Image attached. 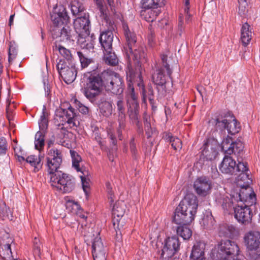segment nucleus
Returning <instances> with one entry per match:
<instances>
[{
  "instance_id": "nucleus-1",
  "label": "nucleus",
  "mask_w": 260,
  "mask_h": 260,
  "mask_svg": "<svg viewBox=\"0 0 260 260\" xmlns=\"http://www.w3.org/2000/svg\"><path fill=\"white\" fill-rule=\"evenodd\" d=\"M238 202L234 208V216L239 222L246 225L251 222L253 213L250 206L256 203V195L251 187H243L236 196H233Z\"/></svg>"
},
{
  "instance_id": "nucleus-2",
  "label": "nucleus",
  "mask_w": 260,
  "mask_h": 260,
  "mask_svg": "<svg viewBox=\"0 0 260 260\" xmlns=\"http://www.w3.org/2000/svg\"><path fill=\"white\" fill-rule=\"evenodd\" d=\"M122 26L125 38L123 52L129 59L132 58L135 68L141 67L142 62L145 59V54L142 47L138 46L137 38L134 31L130 30L128 22L121 17Z\"/></svg>"
},
{
  "instance_id": "nucleus-3",
  "label": "nucleus",
  "mask_w": 260,
  "mask_h": 260,
  "mask_svg": "<svg viewBox=\"0 0 260 260\" xmlns=\"http://www.w3.org/2000/svg\"><path fill=\"white\" fill-rule=\"evenodd\" d=\"M54 123L57 128L66 135L68 128L77 127L79 125L77 114L70 103L67 102L61 103L55 112Z\"/></svg>"
},
{
  "instance_id": "nucleus-4",
  "label": "nucleus",
  "mask_w": 260,
  "mask_h": 260,
  "mask_svg": "<svg viewBox=\"0 0 260 260\" xmlns=\"http://www.w3.org/2000/svg\"><path fill=\"white\" fill-rule=\"evenodd\" d=\"M134 75L132 72L129 73V77L127 78V103L129 104L127 113L130 120L133 124H136L139 128H140L139 124V106L136 101L137 96L135 93V89L131 86V82L135 79Z\"/></svg>"
},
{
  "instance_id": "nucleus-5",
  "label": "nucleus",
  "mask_w": 260,
  "mask_h": 260,
  "mask_svg": "<svg viewBox=\"0 0 260 260\" xmlns=\"http://www.w3.org/2000/svg\"><path fill=\"white\" fill-rule=\"evenodd\" d=\"M49 175L51 185L62 193L70 192L74 189V178L67 174L59 171Z\"/></svg>"
},
{
  "instance_id": "nucleus-6",
  "label": "nucleus",
  "mask_w": 260,
  "mask_h": 260,
  "mask_svg": "<svg viewBox=\"0 0 260 260\" xmlns=\"http://www.w3.org/2000/svg\"><path fill=\"white\" fill-rule=\"evenodd\" d=\"M102 76L106 91L115 94H120L123 92V80L118 74L112 71H105L102 73Z\"/></svg>"
},
{
  "instance_id": "nucleus-7",
  "label": "nucleus",
  "mask_w": 260,
  "mask_h": 260,
  "mask_svg": "<svg viewBox=\"0 0 260 260\" xmlns=\"http://www.w3.org/2000/svg\"><path fill=\"white\" fill-rule=\"evenodd\" d=\"M216 128L226 129L229 134L235 135L240 130V124L231 113L228 112L217 116L215 119Z\"/></svg>"
},
{
  "instance_id": "nucleus-8",
  "label": "nucleus",
  "mask_w": 260,
  "mask_h": 260,
  "mask_svg": "<svg viewBox=\"0 0 260 260\" xmlns=\"http://www.w3.org/2000/svg\"><path fill=\"white\" fill-rule=\"evenodd\" d=\"M104 85V78L99 75L91 74L88 78L86 86L84 89V94L91 102L95 101L100 94Z\"/></svg>"
},
{
  "instance_id": "nucleus-9",
  "label": "nucleus",
  "mask_w": 260,
  "mask_h": 260,
  "mask_svg": "<svg viewBox=\"0 0 260 260\" xmlns=\"http://www.w3.org/2000/svg\"><path fill=\"white\" fill-rule=\"evenodd\" d=\"M160 57L161 66L159 67L156 70V73L153 75L152 79L155 84L161 86L164 89L166 88L167 77L171 78L172 71L167 62V55L162 53Z\"/></svg>"
},
{
  "instance_id": "nucleus-10",
  "label": "nucleus",
  "mask_w": 260,
  "mask_h": 260,
  "mask_svg": "<svg viewBox=\"0 0 260 260\" xmlns=\"http://www.w3.org/2000/svg\"><path fill=\"white\" fill-rule=\"evenodd\" d=\"M139 68L140 69H139V68H135L136 71H134L132 68H130V67H128V72H126L127 79L129 77L130 72H132L134 75H135V79L133 80V81L131 82V86H133L134 87V83L137 82V85L140 87V89L141 88V92L142 95L143 101L145 102L147 98H148L150 103L152 104L154 101L153 90L151 87H149L148 88V91L147 93L144 88V86L143 85L142 77L141 76V70L142 69V68L141 67Z\"/></svg>"
},
{
  "instance_id": "nucleus-11",
  "label": "nucleus",
  "mask_w": 260,
  "mask_h": 260,
  "mask_svg": "<svg viewBox=\"0 0 260 260\" xmlns=\"http://www.w3.org/2000/svg\"><path fill=\"white\" fill-rule=\"evenodd\" d=\"M56 68L59 75L66 83H71L75 80L77 71L74 64L70 63L68 64L64 60L60 59L56 64Z\"/></svg>"
},
{
  "instance_id": "nucleus-12",
  "label": "nucleus",
  "mask_w": 260,
  "mask_h": 260,
  "mask_svg": "<svg viewBox=\"0 0 260 260\" xmlns=\"http://www.w3.org/2000/svg\"><path fill=\"white\" fill-rule=\"evenodd\" d=\"M47 160V172L49 175L59 171L58 169L62 161L61 152L56 148H51L48 151Z\"/></svg>"
},
{
  "instance_id": "nucleus-13",
  "label": "nucleus",
  "mask_w": 260,
  "mask_h": 260,
  "mask_svg": "<svg viewBox=\"0 0 260 260\" xmlns=\"http://www.w3.org/2000/svg\"><path fill=\"white\" fill-rule=\"evenodd\" d=\"M239 251V248L235 242L230 240L221 241L216 256L220 260L228 259L232 255L237 254Z\"/></svg>"
},
{
  "instance_id": "nucleus-14",
  "label": "nucleus",
  "mask_w": 260,
  "mask_h": 260,
  "mask_svg": "<svg viewBox=\"0 0 260 260\" xmlns=\"http://www.w3.org/2000/svg\"><path fill=\"white\" fill-rule=\"evenodd\" d=\"M195 215L186 207L179 205L175 210L173 221L177 224H189Z\"/></svg>"
},
{
  "instance_id": "nucleus-15",
  "label": "nucleus",
  "mask_w": 260,
  "mask_h": 260,
  "mask_svg": "<svg viewBox=\"0 0 260 260\" xmlns=\"http://www.w3.org/2000/svg\"><path fill=\"white\" fill-rule=\"evenodd\" d=\"M180 242L176 236L168 237L165 242L163 248L161 249L160 257L163 259L171 258L179 249Z\"/></svg>"
},
{
  "instance_id": "nucleus-16",
  "label": "nucleus",
  "mask_w": 260,
  "mask_h": 260,
  "mask_svg": "<svg viewBox=\"0 0 260 260\" xmlns=\"http://www.w3.org/2000/svg\"><path fill=\"white\" fill-rule=\"evenodd\" d=\"M125 211V204L123 201L116 202L114 205L112 210L113 216V224L114 229L118 234L117 230H120L123 226V221L121 218L123 217Z\"/></svg>"
},
{
  "instance_id": "nucleus-17",
  "label": "nucleus",
  "mask_w": 260,
  "mask_h": 260,
  "mask_svg": "<svg viewBox=\"0 0 260 260\" xmlns=\"http://www.w3.org/2000/svg\"><path fill=\"white\" fill-rule=\"evenodd\" d=\"M212 188L211 181L205 176L198 177L193 183V188L196 192L201 197H206L209 194Z\"/></svg>"
},
{
  "instance_id": "nucleus-18",
  "label": "nucleus",
  "mask_w": 260,
  "mask_h": 260,
  "mask_svg": "<svg viewBox=\"0 0 260 260\" xmlns=\"http://www.w3.org/2000/svg\"><path fill=\"white\" fill-rule=\"evenodd\" d=\"M217 142L214 139H208L202 147V155L204 159L212 160L217 154Z\"/></svg>"
},
{
  "instance_id": "nucleus-19",
  "label": "nucleus",
  "mask_w": 260,
  "mask_h": 260,
  "mask_svg": "<svg viewBox=\"0 0 260 260\" xmlns=\"http://www.w3.org/2000/svg\"><path fill=\"white\" fill-rule=\"evenodd\" d=\"M244 240L249 251L256 250L260 246V232L250 231L245 234Z\"/></svg>"
},
{
  "instance_id": "nucleus-20",
  "label": "nucleus",
  "mask_w": 260,
  "mask_h": 260,
  "mask_svg": "<svg viewBox=\"0 0 260 260\" xmlns=\"http://www.w3.org/2000/svg\"><path fill=\"white\" fill-rule=\"evenodd\" d=\"M107 249L104 245L101 238L95 237L92 244V254L94 260H106Z\"/></svg>"
},
{
  "instance_id": "nucleus-21",
  "label": "nucleus",
  "mask_w": 260,
  "mask_h": 260,
  "mask_svg": "<svg viewBox=\"0 0 260 260\" xmlns=\"http://www.w3.org/2000/svg\"><path fill=\"white\" fill-rule=\"evenodd\" d=\"M12 242V238L8 234L3 236L0 245V255L4 260L14 259L11 248V244Z\"/></svg>"
},
{
  "instance_id": "nucleus-22",
  "label": "nucleus",
  "mask_w": 260,
  "mask_h": 260,
  "mask_svg": "<svg viewBox=\"0 0 260 260\" xmlns=\"http://www.w3.org/2000/svg\"><path fill=\"white\" fill-rule=\"evenodd\" d=\"M222 148L225 150V153L228 155H231L235 154L237 155L238 157L240 156L243 154L244 145L243 143L240 140H237L235 142L231 143L230 146L228 147V143L226 142H223Z\"/></svg>"
},
{
  "instance_id": "nucleus-23",
  "label": "nucleus",
  "mask_w": 260,
  "mask_h": 260,
  "mask_svg": "<svg viewBox=\"0 0 260 260\" xmlns=\"http://www.w3.org/2000/svg\"><path fill=\"white\" fill-rule=\"evenodd\" d=\"M219 169L222 173L234 174L236 173V161L231 156L226 155L220 165Z\"/></svg>"
},
{
  "instance_id": "nucleus-24",
  "label": "nucleus",
  "mask_w": 260,
  "mask_h": 260,
  "mask_svg": "<svg viewBox=\"0 0 260 260\" xmlns=\"http://www.w3.org/2000/svg\"><path fill=\"white\" fill-rule=\"evenodd\" d=\"M180 205L186 207L187 210L196 215L198 206V202L197 197L192 193L187 194Z\"/></svg>"
},
{
  "instance_id": "nucleus-25",
  "label": "nucleus",
  "mask_w": 260,
  "mask_h": 260,
  "mask_svg": "<svg viewBox=\"0 0 260 260\" xmlns=\"http://www.w3.org/2000/svg\"><path fill=\"white\" fill-rule=\"evenodd\" d=\"M113 34L111 30L106 31L101 34L99 42L103 51L109 52L112 48Z\"/></svg>"
},
{
  "instance_id": "nucleus-26",
  "label": "nucleus",
  "mask_w": 260,
  "mask_h": 260,
  "mask_svg": "<svg viewBox=\"0 0 260 260\" xmlns=\"http://www.w3.org/2000/svg\"><path fill=\"white\" fill-rule=\"evenodd\" d=\"M90 20L89 17H76L74 21V26L76 31L89 35Z\"/></svg>"
},
{
  "instance_id": "nucleus-27",
  "label": "nucleus",
  "mask_w": 260,
  "mask_h": 260,
  "mask_svg": "<svg viewBox=\"0 0 260 260\" xmlns=\"http://www.w3.org/2000/svg\"><path fill=\"white\" fill-rule=\"evenodd\" d=\"M206 244L203 241L196 242L192 246L190 255V260L198 259V258L204 257L205 255V249Z\"/></svg>"
},
{
  "instance_id": "nucleus-28",
  "label": "nucleus",
  "mask_w": 260,
  "mask_h": 260,
  "mask_svg": "<svg viewBox=\"0 0 260 260\" xmlns=\"http://www.w3.org/2000/svg\"><path fill=\"white\" fill-rule=\"evenodd\" d=\"M218 202L221 205L224 211L228 214H230L234 210L233 199L225 194L221 195L218 198Z\"/></svg>"
},
{
  "instance_id": "nucleus-29",
  "label": "nucleus",
  "mask_w": 260,
  "mask_h": 260,
  "mask_svg": "<svg viewBox=\"0 0 260 260\" xmlns=\"http://www.w3.org/2000/svg\"><path fill=\"white\" fill-rule=\"evenodd\" d=\"M252 32L250 29V25L245 22L243 24L241 30V41L244 46H247L251 40Z\"/></svg>"
},
{
  "instance_id": "nucleus-30",
  "label": "nucleus",
  "mask_w": 260,
  "mask_h": 260,
  "mask_svg": "<svg viewBox=\"0 0 260 260\" xmlns=\"http://www.w3.org/2000/svg\"><path fill=\"white\" fill-rule=\"evenodd\" d=\"M77 33L68 26H63L60 32L61 40L62 41L74 42L77 37Z\"/></svg>"
},
{
  "instance_id": "nucleus-31",
  "label": "nucleus",
  "mask_w": 260,
  "mask_h": 260,
  "mask_svg": "<svg viewBox=\"0 0 260 260\" xmlns=\"http://www.w3.org/2000/svg\"><path fill=\"white\" fill-rule=\"evenodd\" d=\"M236 233V228L232 225L224 224L219 226V234L221 237L231 238Z\"/></svg>"
},
{
  "instance_id": "nucleus-32",
  "label": "nucleus",
  "mask_w": 260,
  "mask_h": 260,
  "mask_svg": "<svg viewBox=\"0 0 260 260\" xmlns=\"http://www.w3.org/2000/svg\"><path fill=\"white\" fill-rule=\"evenodd\" d=\"M176 228L178 235L182 237L184 240H188L192 236V231L188 227V224H180Z\"/></svg>"
},
{
  "instance_id": "nucleus-33",
  "label": "nucleus",
  "mask_w": 260,
  "mask_h": 260,
  "mask_svg": "<svg viewBox=\"0 0 260 260\" xmlns=\"http://www.w3.org/2000/svg\"><path fill=\"white\" fill-rule=\"evenodd\" d=\"M27 163H29L31 166L35 168V171H38L42 166L41 163V158L40 155H30L25 159Z\"/></svg>"
},
{
  "instance_id": "nucleus-34",
  "label": "nucleus",
  "mask_w": 260,
  "mask_h": 260,
  "mask_svg": "<svg viewBox=\"0 0 260 260\" xmlns=\"http://www.w3.org/2000/svg\"><path fill=\"white\" fill-rule=\"evenodd\" d=\"M118 126L117 128V134L120 140L122 139V130L125 126V112L118 113Z\"/></svg>"
},
{
  "instance_id": "nucleus-35",
  "label": "nucleus",
  "mask_w": 260,
  "mask_h": 260,
  "mask_svg": "<svg viewBox=\"0 0 260 260\" xmlns=\"http://www.w3.org/2000/svg\"><path fill=\"white\" fill-rule=\"evenodd\" d=\"M0 216L3 220L8 219L12 220L13 215L9 208H7L5 203L0 200Z\"/></svg>"
},
{
  "instance_id": "nucleus-36",
  "label": "nucleus",
  "mask_w": 260,
  "mask_h": 260,
  "mask_svg": "<svg viewBox=\"0 0 260 260\" xmlns=\"http://www.w3.org/2000/svg\"><path fill=\"white\" fill-rule=\"evenodd\" d=\"M165 5V0H142V7L144 9L149 8H161Z\"/></svg>"
},
{
  "instance_id": "nucleus-37",
  "label": "nucleus",
  "mask_w": 260,
  "mask_h": 260,
  "mask_svg": "<svg viewBox=\"0 0 260 260\" xmlns=\"http://www.w3.org/2000/svg\"><path fill=\"white\" fill-rule=\"evenodd\" d=\"M101 113L105 117H109L112 114L113 107L111 103L107 101L102 102L100 105Z\"/></svg>"
},
{
  "instance_id": "nucleus-38",
  "label": "nucleus",
  "mask_w": 260,
  "mask_h": 260,
  "mask_svg": "<svg viewBox=\"0 0 260 260\" xmlns=\"http://www.w3.org/2000/svg\"><path fill=\"white\" fill-rule=\"evenodd\" d=\"M109 51V52L103 51L105 62L109 64L115 66L118 62V58L113 51V49Z\"/></svg>"
},
{
  "instance_id": "nucleus-39",
  "label": "nucleus",
  "mask_w": 260,
  "mask_h": 260,
  "mask_svg": "<svg viewBox=\"0 0 260 260\" xmlns=\"http://www.w3.org/2000/svg\"><path fill=\"white\" fill-rule=\"evenodd\" d=\"M66 208L70 212L74 214L78 215L81 211L80 205L72 200H69L66 203Z\"/></svg>"
},
{
  "instance_id": "nucleus-40",
  "label": "nucleus",
  "mask_w": 260,
  "mask_h": 260,
  "mask_svg": "<svg viewBox=\"0 0 260 260\" xmlns=\"http://www.w3.org/2000/svg\"><path fill=\"white\" fill-rule=\"evenodd\" d=\"M239 4L238 14L246 15L248 11V0H238Z\"/></svg>"
},
{
  "instance_id": "nucleus-41",
  "label": "nucleus",
  "mask_w": 260,
  "mask_h": 260,
  "mask_svg": "<svg viewBox=\"0 0 260 260\" xmlns=\"http://www.w3.org/2000/svg\"><path fill=\"white\" fill-rule=\"evenodd\" d=\"M52 13L57 16H68V13L64 5H57L53 8Z\"/></svg>"
},
{
  "instance_id": "nucleus-42",
  "label": "nucleus",
  "mask_w": 260,
  "mask_h": 260,
  "mask_svg": "<svg viewBox=\"0 0 260 260\" xmlns=\"http://www.w3.org/2000/svg\"><path fill=\"white\" fill-rule=\"evenodd\" d=\"M47 116V113L45 110H43L42 115L41 116L40 119L39 121L40 129L42 131H46L48 128V120Z\"/></svg>"
},
{
  "instance_id": "nucleus-43",
  "label": "nucleus",
  "mask_w": 260,
  "mask_h": 260,
  "mask_svg": "<svg viewBox=\"0 0 260 260\" xmlns=\"http://www.w3.org/2000/svg\"><path fill=\"white\" fill-rule=\"evenodd\" d=\"M56 49H57L61 56L64 57L68 61H71L73 58L72 54L69 49L61 46H56Z\"/></svg>"
},
{
  "instance_id": "nucleus-44",
  "label": "nucleus",
  "mask_w": 260,
  "mask_h": 260,
  "mask_svg": "<svg viewBox=\"0 0 260 260\" xmlns=\"http://www.w3.org/2000/svg\"><path fill=\"white\" fill-rule=\"evenodd\" d=\"M167 139L170 142L174 150L180 149L182 148L181 141L178 138L169 135Z\"/></svg>"
},
{
  "instance_id": "nucleus-45",
  "label": "nucleus",
  "mask_w": 260,
  "mask_h": 260,
  "mask_svg": "<svg viewBox=\"0 0 260 260\" xmlns=\"http://www.w3.org/2000/svg\"><path fill=\"white\" fill-rule=\"evenodd\" d=\"M241 158L238 157V164H236V173L237 172H241V174H243V175H246V177H248L247 171L248 168L247 167V164L245 162H243L241 161L240 160Z\"/></svg>"
},
{
  "instance_id": "nucleus-46",
  "label": "nucleus",
  "mask_w": 260,
  "mask_h": 260,
  "mask_svg": "<svg viewBox=\"0 0 260 260\" xmlns=\"http://www.w3.org/2000/svg\"><path fill=\"white\" fill-rule=\"evenodd\" d=\"M70 153L72 158L73 166L77 171H80L79 162L81 161V156L75 151L71 150Z\"/></svg>"
},
{
  "instance_id": "nucleus-47",
  "label": "nucleus",
  "mask_w": 260,
  "mask_h": 260,
  "mask_svg": "<svg viewBox=\"0 0 260 260\" xmlns=\"http://www.w3.org/2000/svg\"><path fill=\"white\" fill-rule=\"evenodd\" d=\"M70 17H54L52 20L54 26H66L69 21Z\"/></svg>"
},
{
  "instance_id": "nucleus-48",
  "label": "nucleus",
  "mask_w": 260,
  "mask_h": 260,
  "mask_svg": "<svg viewBox=\"0 0 260 260\" xmlns=\"http://www.w3.org/2000/svg\"><path fill=\"white\" fill-rule=\"evenodd\" d=\"M77 53L79 58L82 68H86L91 62V59L87 57L85 54L81 51H77Z\"/></svg>"
},
{
  "instance_id": "nucleus-49",
  "label": "nucleus",
  "mask_w": 260,
  "mask_h": 260,
  "mask_svg": "<svg viewBox=\"0 0 260 260\" xmlns=\"http://www.w3.org/2000/svg\"><path fill=\"white\" fill-rule=\"evenodd\" d=\"M9 149V145L5 137L0 138V156L6 155Z\"/></svg>"
},
{
  "instance_id": "nucleus-50",
  "label": "nucleus",
  "mask_w": 260,
  "mask_h": 260,
  "mask_svg": "<svg viewBox=\"0 0 260 260\" xmlns=\"http://www.w3.org/2000/svg\"><path fill=\"white\" fill-rule=\"evenodd\" d=\"M84 175H85L83 173ZM82 188L86 195H87L90 190V180L88 176H81Z\"/></svg>"
},
{
  "instance_id": "nucleus-51",
  "label": "nucleus",
  "mask_w": 260,
  "mask_h": 260,
  "mask_svg": "<svg viewBox=\"0 0 260 260\" xmlns=\"http://www.w3.org/2000/svg\"><path fill=\"white\" fill-rule=\"evenodd\" d=\"M84 7L79 3L77 5L73 4L71 6V11L73 15H82V13L84 11Z\"/></svg>"
},
{
  "instance_id": "nucleus-52",
  "label": "nucleus",
  "mask_w": 260,
  "mask_h": 260,
  "mask_svg": "<svg viewBox=\"0 0 260 260\" xmlns=\"http://www.w3.org/2000/svg\"><path fill=\"white\" fill-rule=\"evenodd\" d=\"M88 35L87 36L85 33H79L78 35L77 43L80 45L81 47L82 45H84L88 40H90Z\"/></svg>"
},
{
  "instance_id": "nucleus-53",
  "label": "nucleus",
  "mask_w": 260,
  "mask_h": 260,
  "mask_svg": "<svg viewBox=\"0 0 260 260\" xmlns=\"http://www.w3.org/2000/svg\"><path fill=\"white\" fill-rule=\"evenodd\" d=\"M203 224L206 229L211 228L214 224V219L212 216H207L203 219Z\"/></svg>"
},
{
  "instance_id": "nucleus-54",
  "label": "nucleus",
  "mask_w": 260,
  "mask_h": 260,
  "mask_svg": "<svg viewBox=\"0 0 260 260\" xmlns=\"http://www.w3.org/2000/svg\"><path fill=\"white\" fill-rule=\"evenodd\" d=\"M7 105L6 108V113H7V117L9 121L13 120V110L14 108V105L12 106L11 103H8V101H7Z\"/></svg>"
},
{
  "instance_id": "nucleus-55",
  "label": "nucleus",
  "mask_w": 260,
  "mask_h": 260,
  "mask_svg": "<svg viewBox=\"0 0 260 260\" xmlns=\"http://www.w3.org/2000/svg\"><path fill=\"white\" fill-rule=\"evenodd\" d=\"M96 4V6L100 11L101 14L105 16H108V13H107L106 10L103 4V2L102 0H93Z\"/></svg>"
},
{
  "instance_id": "nucleus-56",
  "label": "nucleus",
  "mask_w": 260,
  "mask_h": 260,
  "mask_svg": "<svg viewBox=\"0 0 260 260\" xmlns=\"http://www.w3.org/2000/svg\"><path fill=\"white\" fill-rule=\"evenodd\" d=\"M41 243L39 239L35 238L34 241V252L38 255L41 253Z\"/></svg>"
},
{
  "instance_id": "nucleus-57",
  "label": "nucleus",
  "mask_w": 260,
  "mask_h": 260,
  "mask_svg": "<svg viewBox=\"0 0 260 260\" xmlns=\"http://www.w3.org/2000/svg\"><path fill=\"white\" fill-rule=\"evenodd\" d=\"M184 5V14L187 16H192L194 14L189 10V0H183Z\"/></svg>"
},
{
  "instance_id": "nucleus-58",
  "label": "nucleus",
  "mask_w": 260,
  "mask_h": 260,
  "mask_svg": "<svg viewBox=\"0 0 260 260\" xmlns=\"http://www.w3.org/2000/svg\"><path fill=\"white\" fill-rule=\"evenodd\" d=\"M93 137H94V139L97 142L101 147L104 146L103 142L102 141V138L98 130H95L93 132Z\"/></svg>"
},
{
  "instance_id": "nucleus-59",
  "label": "nucleus",
  "mask_w": 260,
  "mask_h": 260,
  "mask_svg": "<svg viewBox=\"0 0 260 260\" xmlns=\"http://www.w3.org/2000/svg\"><path fill=\"white\" fill-rule=\"evenodd\" d=\"M76 104L80 112L84 114H86L88 113V108L87 107L82 105L79 101H76Z\"/></svg>"
},
{
  "instance_id": "nucleus-60",
  "label": "nucleus",
  "mask_w": 260,
  "mask_h": 260,
  "mask_svg": "<svg viewBox=\"0 0 260 260\" xmlns=\"http://www.w3.org/2000/svg\"><path fill=\"white\" fill-rule=\"evenodd\" d=\"M108 135L111 140L112 144L115 146L117 144V140L114 135V130L112 128H109L107 130Z\"/></svg>"
},
{
  "instance_id": "nucleus-61",
  "label": "nucleus",
  "mask_w": 260,
  "mask_h": 260,
  "mask_svg": "<svg viewBox=\"0 0 260 260\" xmlns=\"http://www.w3.org/2000/svg\"><path fill=\"white\" fill-rule=\"evenodd\" d=\"M116 105L118 113L125 112L124 104L122 100L119 99L117 102Z\"/></svg>"
},
{
  "instance_id": "nucleus-62",
  "label": "nucleus",
  "mask_w": 260,
  "mask_h": 260,
  "mask_svg": "<svg viewBox=\"0 0 260 260\" xmlns=\"http://www.w3.org/2000/svg\"><path fill=\"white\" fill-rule=\"evenodd\" d=\"M44 139L35 141V145L36 149L39 150H41L44 147Z\"/></svg>"
},
{
  "instance_id": "nucleus-63",
  "label": "nucleus",
  "mask_w": 260,
  "mask_h": 260,
  "mask_svg": "<svg viewBox=\"0 0 260 260\" xmlns=\"http://www.w3.org/2000/svg\"><path fill=\"white\" fill-rule=\"evenodd\" d=\"M134 141L135 139L134 138H133L131 139L129 143L130 150L133 155H135L137 151L136 144L135 143Z\"/></svg>"
},
{
  "instance_id": "nucleus-64",
  "label": "nucleus",
  "mask_w": 260,
  "mask_h": 260,
  "mask_svg": "<svg viewBox=\"0 0 260 260\" xmlns=\"http://www.w3.org/2000/svg\"><path fill=\"white\" fill-rule=\"evenodd\" d=\"M81 47L83 49L90 50L93 49L94 46H93V44L92 43L91 41L88 40V41L86 43H84V45H82Z\"/></svg>"
}]
</instances>
